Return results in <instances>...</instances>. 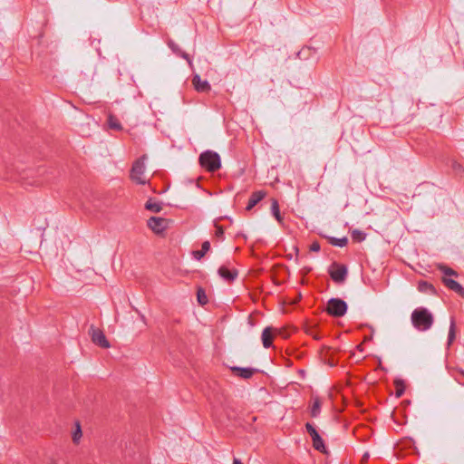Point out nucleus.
Returning <instances> with one entry per match:
<instances>
[{
	"instance_id": "17",
	"label": "nucleus",
	"mask_w": 464,
	"mask_h": 464,
	"mask_svg": "<svg viewBox=\"0 0 464 464\" xmlns=\"http://www.w3.org/2000/svg\"><path fill=\"white\" fill-rule=\"evenodd\" d=\"M271 213L280 224L283 223V217L280 214L279 203L276 198L271 199Z\"/></svg>"
},
{
	"instance_id": "26",
	"label": "nucleus",
	"mask_w": 464,
	"mask_h": 464,
	"mask_svg": "<svg viewBox=\"0 0 464 464\" xmlns=\"http://www.w3.org/2000/svg\"><path fill=\"white\" fill-rule=\"evenodd\" d=\"M440 270L444 274V276L446 277L450 276H458V273L455 270L446 266H440Z\"/></svg>"
},
{
	"instance_id": "19",
	"label": "nucleus",
	"mask_w": 464,
	"mask_h": 464,
	"mask_svg": "<svg viewBox=\"0 0 464 464\" xmlns=\"http://www.w3.org/2000/svg\"><path fill=\"white\" fill-rule=\"evenodd\" d=\"M107 123L110 129L115 130H121L122 129L120 121L112 114H109Z\"/></svg>"
},
{
	"instance_id": "30",
	"label": "nucleus",
	"mask_w": 464,
	"mask_h": 464,
	"mask_svg": "<svg viewBox=\"0 0 464 464\" xmlns=\"http://www.w3.org/2000/svg\"><path fill=\"white\" fill-rule=\"evenodd\" d=\"M216 237L218 238H223L224 237V230L222 227L216 225Z\"/></svg>"
},
{
	"instance_id": "22",
	"label": "nucleus",
	"mask_w": 464,
	"mask_h": 464,
	"mask_svg": "<svg viewBox=\"0 0 464 464\" xmlns=\"http://www.w3.org/2000/svg\"><path fill=\"white\" fill-rule=\"evenodd\" d=\"M329 242L331 245L334 246H340V247H343L347 245L348 243V239L346 237H341V238H336V237H330L329 238Z\"/></svg>"
},
{
	"instance_id": "2",
	"label": "nucleus",
	"mask_w": 464,
	"mask_h": 464,
	"mask_svg": "<svg viewBox=\"0 0 464 464\" xmlns=\"http://www.w3.org/2000/svg\"><path fill=\"white\" fill-rule=\"evenodd\" d=\"M199 164L209 172H215L221 167V160L217 152L207 150L200 154Z\"/></svg>"
},
{
	"instance_id": "14",
	"label": "nucleus",
	"mask_w": 464,
	"mask_h": 464,
	"mask_svg": "<svg viewBox=\"0 0 464 464\" xmlns=\"http://www.w3.org/2000/svg\"><path fill=\"white\" fill-rule=\"evenodd\" d=\"M231 370L237 376L241 377L243 379L251 378L256 371V369L250 367H232Z\"/></svg>"
},
{
	"instance_id": "6",
	"label": "nucleus",
	"mask_w": 464,
	"mask_h": 464,
	"mask_svg": "<svg viewBox=\"0 0 464 464\" xmlns=\"http://www.w3.org/2000/svg\"><path fill=\"white\" fill-rule=\"evenodd\" d=\"M329 274L334 282L342 284L345 281L347 276V268L345 266L334 264Z\"/></svg>"
},
{
	"instance_id": "4",
	"label": "nucleus",
	"mask_w": 464,
	"mask_h": 464,
	"mask_svg": "<svg viewBox=\"0 0 464 464\" xmlns=\"http://www.w3.org/2000/svg\"><path fill=\"white\" fill-rule=\"evenodd\" d=\"M326 311L333 316L341 317L345 314L347 304L342 299L331 298L327 303Z\"/></svg>"
},
{
	"instance_id": "24",
	"label": "nucleus",
	"mask_w": 464,
	"mask_h": 464,
	"mask_svg": "<svg viewBox=\"0 0 464 464\" xmlns=\"http://www.w3.org/2000/svg\"><path fill=\"white\" fill-rule=\"evenodd\" d=\"M320 409H321V403H320V401L318 399H315L314 403H313V406L311 408V415L312 417H317L320 413Z\"/></svg>"
},
{
	"instance_id": "13",
	"label": "nucleus",
	"mask_w": 464,
	"mask_h": 464,
	"mask_svg": "<svg viewBox=\"0 0 464 464\" xmlns=\"http://www.w3.org/2000/svg\"><path fill=\"white\" fill-rule=\"evenodd\" d=\"M266 196V192L265 190H257L253 192L249 198L246 209H252L257 203H259L263 198H265Z\"/></svg>"
},
{
	"instance_id": "10",
	"label": "nucleus",
	"mask_w": 464,
	"mask_h": 464,
	"mask_svg": "<svg viewBox=\"0 0 464 464\" xmlns=\"http://www.w3.org/2000/svg\"><path fill=\"white\" fill-rule=\"evenodd\" d=\"M442 282L449 289L454 291L459 294L461 297L464 298V287L459 284L456 280L443 276Z\"/></svg>"
},
{
	"instance_id": "15",
	"label": "nucleus",
	"mask_w": 464,
	"mask_h": 464,
	"mask_svg": "<svg viewBox=\"0 0 464 464\" xmlns=\"http://www.w3.org/2000/svg\"><path fill=\"white\" fill-rule=\"evenodd\" d=\"M168 45L175 53H177L178 55L184 58L185 60L188 61V63L189 64H191V59H190L189 55L188 53H186L185 52H183L176 43H174L172 40H169L168 42Z\"/></svg>"
},
{
	"instance_id": "9",
	"label": "nucleus",
	"mask_w": 464,
	"mask_h": 464,
	"mask_svg": "<svg viewBox=\"0 0 464 464\" xmlns=\"http://www.w3.org/2000/svg\"><path fill=\"white\" fill-rule=\"evenodd\" d=\"M92 341L102 348L110 347V343L100 329H92Z\"/></svg>"
},
{
	"instance_id": "8",
	"label": "nucleus",
	"mask_w": 464,
	"mask_h": 464,
	"mask_svg": "<svg viewBox=\"0 0 464 464\" xmlns=\"http://www.w3.org/2000/svg\"><path fill=\"white\" fill-rule=\"evenodd\" d=\"M281 330L277 328H273L271 326L266 327L262 332V343L265 348H269L272 346L273 338L276 334H280Z\"/></svg>"
},
{
	"instance_id": "7",
	"label": "nucleus",
	"mask_w": 464,
	"mask_h": 464,
	"mask_svg": "<svg viewBox=\"0 0 464 464\" xmlns=\"http://www.w3.org/2000/svg\"><path fill=\"white\" fill-rule=\"evenodd\" d=\"M148 227L156 234H161L168 227L167 219L160 217H151L148 220Z\"/></svg>"
},
{
	"instance_id": "32",
	"label": "nucleus",
	"mask_w": 464,
	"mask_h": 464,
	"mask_svg": "<svg viewBox=\"0 0 464 464\" xmlns=\"http://www.w3.org/2000/svg\"><path fill=\"white\" fill-rule=\"evenodd\" d=\"M458 373L464 378V371L463 370H458ZM464 385V382H463Z\"/></svg>"
},
{
	"instance_id": "1",
	"label": "nucleus",
	"mask_w": 464,
	"mask_h": 464,
	"mask_svg": "<svg viewBox=\"0 0 464 464\" xmlns=\"http://www.w3.org/2000/svg\"><path fill=\"white\" fill-rule=\"evenodd\" d=\"M412 325L419 331H428L433 324L432 314L425 307H418L411 313Z\"/></svg>"
},
{
	"instance_id": "16",
	"label": "nucleus",
	"mask_w": 464,
	"mask_h": 464,
	"mask_svg": "<svg viewBox=\"0 0 464 464\" xmlns=\"http://www.w3.org/2000/svg\"><path fill=\"white\" fill-rule=\"evenodd\" d=\"M418 290L424 294L435 295V287L427 281H420L418 283Z\"/></svg>"
},
{
	"instance_id": "5",
	"label": "nucleus",
	"mask_w": 464,
	"mask_h": 464,
	"mask_svg": "<svg viewBox=\"0 0 464 464\" xmlns=\"http://www.w3.org/2000/svg\"><path fill=\"white\" fill-rule=\"evenodd\" d=\"M305 429L309 435L311 436L312 441H313V447L314 450L320 451V452H326V449L324 443L323 439L321 438L318 431L315 430L314 425H312L310 422H307L305 424Z\"/></svg>"
},
{
	"instance_id": "3",
	"label": "nucleus",
	"mask_w": 464,
	"mask_h": 464,
	"mask_svg": "<svg viewBox=\"0 0 464 464\" xmlns=\"http://www.w3.org/2000/svg\"><path fill=\"white\" fill-rule=\"evenodd\" d=\"M145 160L146 156H142L140 159H138L132 165L131 170H130V179L135 183L140 185H144L147 183V179L144 176L145 173Z\"/></svg>"
},
{
	"instance_id": "12",
	"label": "nucleus",
	"mask_w": 464,
	"mask_h": 464,
	"mask_svg": "<svg viewBox=\"0 0 464 464\" xmlns=\"http://www.w3.org/2000/svg\"><path fill=\"white\" fill-rule=\"evenodd\" d=\"M192 83L195 90L198 92H206L210 90V84L208 82L201 80L200 76L198 74L193 76Z\"/></svg>"
},
{
	"instance_id": "21",
	"label": "nucleus",
	"mask_w": 464,
	"mask_h": 464,
	"mask_svg": "<svg viewBox=\"0 0 464 464\" xmlns=\"http://www.w3.org/2000/svg\"><path fill=\"white\" fill-rule=\"evenodd\" d=\"M351 237H352L353 241L360 243V242H362L363 240H365L366 234L362 230L353 229L351 232Z\"/></svg>"
},
{
	"instance_id": "31",
	"label": "nucleus",
	"mask_w": 464,
	"mask_h": 464,
	"mask_svg": "<svg viewBox=\"0 0 464 464\" xmlns=\"http://www.w3.org/2000/svg\"><path fill=\"white\" fill-rule=\"evenodd\" d=\"M233 464H243V463L241 462V460H240V459H234V460H233Z\"/></svg>"
},
{
	"instance_id": "11",
	"label": "nucleus",
	"mask_w": 464,
	"mask_h": 464,
	"mask_svg": "<svg viewBox=\"0 0 464 464\" xmlns=\"http://www.w3.org/2000/svg\"><path fill=\"white\" fill-rule=\"evenodd\" d=\"M220 277L227 282H233L237 277V271L236 269H229L226 266H221L218 271Z\"/></svg>"
},
{
	"instance_id": "20",
	"label": "nucleus",
	"mask_w": 464,
	"mask_h": 464,
	"mask_svg": "<svg viewBox=\"0 0 464 464\" xmlns=\"http://www.w3.org/2000/svg\"><path fill=\"white\" fill-rule=\"evenodd\" d=\"M145 208H146V209H148L151 212H154V213H159L162 209V206L160 202L153 201L151 199H150L146 202Z\"/></svg>"
},
{
	"instance_id": "23",
	"label": "nucleus",
	"mask_w": 464,
	"mask_h": 464,
	"mask_svg": "<svg viewBox=\"0 0 464 464\" xmlns=\"http://www.w3.org/2000/svg\"><path fill=\"white\" fill-rule=\"evenodd\" d=\"M456 337V325L454 319H451L450 330H449V336H448V343L449 345L452 343Z\"/></svg>"
},
{
	"instance_id": "25",
	"label": "nucleus",
	"mask_w": 464,
	"mask_h": 464,
	"mask_svg": "<svg viewBox=\"0 0 464 464\" xmlns=\"http://www.w3.org/2000/svg\"><path fill=\"white\" fill-rule=\"evenodd\" d=\"M396 386V397H401L404 393V383L402 380H396L394 382Z\"/></svg>"
},
{
	"instance_id": "18",
	"label": "nucleus",
	"mask_w": 464,
	"mask_h": 464,
	"mask_svg": "<svg viewBox=\"0 0 464 464\" xmlns=\"http://www.w3.org/2000/svg\"><path fill=\"white\" fill-rule=\"evenodd\" d=\"M210 249V243L209 241H204L201 246L200 250L193 251V256L197 260H200L206 253Z\"/></svg>"
},
{
	"instance_id": "27",
	"label": "nucleus",
	"mask_w": 464,
	"mask_h": 464,
	"mask_svg": "<svg viewBox=\"0 0 464 464\" xmlns=\"http://www.w3.org/2000/svg\"><path fill=\"white\" fill-rule=\"evenodd\" d=\"M197 298H198V302L200 304H206L208 303V301L205 291L203 289H201V288H199L198 290Z\"/></svg>"
},
{
	"instance_id": "28",
	"label": "nucleus",
	"mask_w": 464,
	"mask_h": 464,
	"mask_svg": "<svg viewBox=\"0 0 464 464\" xmlns=\"http://www.w3.org/2000/svg\"><path fill=\"white\" fill-rule=\"evenodd\" d=\"M82 437V430L79 423L76 424V430L72 433V440L74 443H78Z\"/></svg>"
},
{
	"instance_id": "29",
	"label": "nucleus",
	"mask_w": 464,
	"mask_h": 464,
	"mask_svg": "<svg viewBox=\"0 0 464 464\" xmlns=\"http://www.w3.org/2000/svg\"><path fill=\"white\" fill-rule=\"evenodd\" d=\"M309 249H310V251H313V252H319L321 249L319 242H317V241L313 242L310 245Z\"/></svg>"
}]
</instances>
